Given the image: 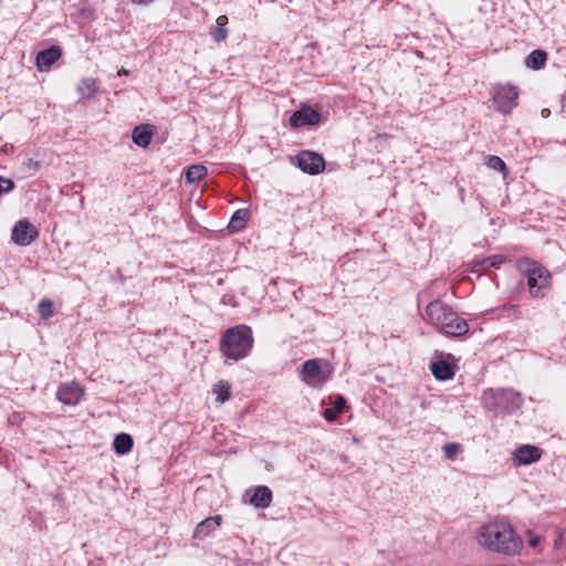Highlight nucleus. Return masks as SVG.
<instances>
[{
  "label": "nucleus",
  "mask_w": 566,
  "mask_h": 566,
  "mask_svg": "<svg viewBox=\"0 0 566 566\" xmlns=\"http://www.w3.org/2000/svg\"><path fill=\"white\" fill-rule=\"evenodd\" d=\"M38 237V229L28 220L18 221L11 233L12 241L21 247L31 244Z\"/></svg>",
  "instance_id": "nucleus-6"
},
{
  "label": "nucleus",
  "mask_w": 566,
  "mask_h": 566,
  "mask_svg": "<svg viewBox=\"0 0 566 566\" xmlns=\"http://www.w3.org/2000/svg\"><path fill=\"white\" fill-rule=\"evenodd\" d=\"M346 407V400L343 396H337L333 408H327L324 411V418L327 421H334L338 413H340Z\"/></svg>",
  "instance_id": "nucleus-23"
},
{
  "label": "nucleus",
  "mask_w": 566,
  "mask_h": 566,
  "mask_svg": "<svg viewBox=\"0 0 566 566\" xmlns=\"http://www.w3.org/2000/svg\"><path fill=\"white\" fill-rule=\"evenodd\" d=\"M503 262V258L500 255H493L486 259H483L482 261H479L474 263L473 265V272H480L482 270H486L489 268H497Z\"/></svg>",
  "instance_id": "nucleus-26"
},
{
  "label": "nucleus",
  "mask_w": 566,
  "mask_h": 566,
  "mask_svg": "<svg viewBox=\"0 0 566 566\" xmlns=\"http://www.w3.org/2000/svg\"><path fill=\"white\" fill-rule=\"evenodd\" d=\"M38 312L43 318H50L54 314V307L52 301L43 298L38 306Z\"/></svg>",
  "instance_id": "nucleus-28"
},
{
  "label": "nucleus",
  "mask_w": 566,
  "mask_h": 566,
  "mask_svg": "<svg viewBox=\"0 0 566 566\" xmlns=\"http://www.w3.org/2000/svg\"><path fill=\"white\" fill-rule=\"evenodd\" d=\"M208 170L203 165H192L186 171V181L193 184L206 177Z\"/></svg>",
  "instance_id": "nucleus-24"
},
{
  "label": "nucleus",
  "mask_w": 566,
  "mask_h": 566,
  "mask_svg": "<svg viewBox=\"0 0 566 566\" xmlns=\"http://www.w3.org/2000/svg\"><path fill=\"white\" fill-rule=\"evenodd\" d=\"M14 184L11 179L0 177V196L4 192H9L13 189Z\"/></svg>",
  "instance_id": "nucleus-31"
},
{
  "label": "nucleus",
  "mask_w": 566,
  "mask_h": 566,
  "mask_svg": "<svg viewBox=\"0 0 566 566\" xmlns=\"http://www.w3.org/2000/svg\"><path fill=\"white\" fill-rule=\"evenodd\" d=\"M543 451L532 444H522L513 452V462L515 465H530L542 458Z\"/></svg>",
  "instance_id": "nucleus-8"
},
{
  "label": "nucleus",
  "mask_w": 566,
  "mask_h": 566,
  "mask_svg": "<svg viewBox=\"0 0 566 566\" xmlns=\"http://www.w3.org/2000/svg\"><path fill=\"white\" fill-rule=\"evenodd\" d=\"M539 542H541V537L534 536L528 541V544L531 547H536L539 544Z\"/></svg>",
  "instance_id": "nucleus-32"
},
{
  "label": "nucleus",
  "mask_w": 566,
  "mask_h": 566,
  "mask_svg": "<svg viewBox=\"0 0 566 566\" xmlns=\"http://www.w3.org/2000/svg\"><path fill=\"white\" fill-rule=\"evenodd\" d=\"M509 310L513 313H516L518 310V305H510Z\"/></svg>",
  "instance_id": "nucleus-35"
},
{
  "label": "nucleus",
  "mask_w": 566,
  "mask_h": 566,
  "mask_svg": "<svg viewBox=\"0 0 566 566\" xmlns=\"http://www.w3.org/2000/svg\"><path fill=\"white\" fill-rule=\"evenodd\" d=\"M221 524V516L216 515L213 517H208L200 522L195 530V537L205 538L211 532L216 531Z\"/></svg>",
  "instance_id": "nucleus-17"
},
{
  "label": "nucleus",
  "mask_w": 566,
  "mask_h": 566,
  "mask_svg": "<svg viewBox=\"0 0 566 566\" xmlns=\"http://www.w3.org/2000/svg\"><path fill=\"white\" fill-rule=\"evenodd\" d=\"M213 394L220 403L226 402L230 398V385L227 381H219L213 387Z\"/></svg>",
  "instance_id": "nucleus-27"
},
{
  "label": "nucleus",
  "mask_w": 566,
  "mask_h": 566,
  "mask_svg": "<svg viewBox=\"0 0 566 566\" xmlns=\"http://www.w3.org/2000/svg\"><path fill=\"white\" fill-rule=\"evenodd\" d=\"M62 50L57 45H53L36 54L35 64L40 72H46L61 57Z\"/></svg>",
  "instance_id": "nucleus-11"
},
{
  "label": "nucleus",
  "mask_w": 566,
  "mask_h": 566,
  "mask_svg": "<svg viewBox=\"0 0 566 566\" xmlns=\"http://www.w3.org/2000/svg\"><path fill=\"white\" fill-rule=\"evenodd\" d=\"M295 160L297 167L310 175H317L325 168L323 156L314 151L303 150L295 157Z\"/></svg>",
  "instance_id": "nucleus-5"
},
{
  "label": "nucleus",
  "mask_w": 566,
  "mask_h": 566,
  "mask_svg": "<svg viewBox=\"0 0 566 566\" xmlns=\"http://www.w3.org/2000/svg\"><path fill=\"white\" fill-rule=\"evenodd\" d=\"M84 396V389L75 381L60 385L56 397L59 401L67 406H76Z\"/></svg>",
  "instance_id": "nucleus-7"
},
{
  "label": "nucleus",
  "mask_w": 566,
  "mask_h": 566,
  "mask_svg": "<svg viewBox=\"0 0 566 566\" xmlns=\"http://www.w3.org/2000/svg\"><path fill=\"white\" fill-rule=\"evenodd\" d=\"M482 548L505 556L518 555L523 548V539L506 521H492L482 524L475 533Z\"/></svg>",
  "instance_id": "nucleus-1"
},
{
  "label": "nucleus",
  "mask_w": 566,
  "mask_h": 566,
  "mask_svg": "<svg viewBox=\"0 0 566 566\" xmlns=\"http://www.w3.org/2000/svg\"><path fill=\"white\" fill-rule=\"evenodd\" d=\"M118 75H128V71L125 69V67H122L119 71H118Z\"/></svg>",
  "instance_id": "nucleus-34"
},
{
  "label": "nucleus",
  "mask_w": 566,
  "mask_h": 566,
  "mask_svg": "<svg viewBox=\"0 0 566 566\" xmlns=\"http://www.w3.org/2000/svg\"><path fill=\"white\" fill-rule=\"evenodd\" d=\"M488 166L499 171H503L506 168L505 163L497 156H490L488 159Z\"/></svg>",
  "instance_id": "nucleus-29"
},
{
  "label": "nucleus",
  "mask_w": 566,
  "mask_h": 566,
  "mask_svg": "<svg viewBox=\"0 0 566 566\" xmlns=\"http://www.w3.org/2000/svg\"><path fill=\"white\" fill-rule=\"evenodd\" d=\"M217 25L212 31V38L216 42L223 41L228 35V30L226 28L228 23V18L226 15H219L216 21Z\"/></svg>",
  "instance_id": "nucleus-25"
},
{
  "label": "nucleus",
  "mask_w": 566,
  "mask_h": 566,
  "mask_svg": "<svg viewBox=\"0 0 566 566\" xmlns=\"http://www.w3.org/2000/svg\"><path fill=\"white\" fill-rule=\"evenodd\" d=\"M77 91L82 98L92 99L98 91V83L95 78H83L78 83Z\"/></svg>",
  "instance_id": "nucleus-19"
},
{
  "label": "nucleus",
  "mask_w": 566,
  "mask_h": 566,
  "mask_svg": "<svg viewBox=\"0 0 566 566\" xmlns=\"http://www.w3.org/2000/svg\"><path fill=\"white\" fill-rule=\"evenodd\" d=\"M517 268L522 274L527 276V280L531 276L536 275L542 280L541 282L545 281V276H541V274L545 273L546 269L536 261L531 259H521L517 262Z\"/></svg>",
  "instance_id": "nucleus-14"
},
{
  "label": "nucleus",
  "mask_w": 566,
  "mask_h": 566,
  "mask_svg": "<svg viewBox=\"0 0 566 566\" xmlns=\"http://www.w3.org/2000/svg\"><path fill=\"white\" fill-rule=\"evenodd\" d=\"M443 452L448 459H452L459 452V444L458 443H447L443 447Z\"/></svg>",
  "instance_id": "nucleus-30"
},
{
  "label": "nucleus",
  "mask_w": 566,
  "mask_h": 566,
  "mask_svg": "<svg viewBox=\"0 0 566 566\" xmlns=\"http://www.w3.org/2000/svg\"><path fill=\"white\" fill-rule=\"evenodd\" d=\"M431 371L438 380H449L454 376V365L446 359L433 361Z\"/></svg>",
  "instance_id": "nucleus-15"
},
{
  "label": "nucleus",
  "mask_w": 566,
  "mask_h": 566,
  "mask_svg": "<svg viewBox=\"0 0 566 566\" xmlns=\"http://www.w3.org/2000/svg\"><path fill=\"white\" fill-rule=\"evenodd\" d=\"M321 120V115L317 111L310 106H303L296 111L290 118V125L293 128H298L305 125H316Z\"/></svg>",
  "instance_id": "nucleus-9"
},
{
  "label": "nucleus",
  "mask_w": 566,
  "mask_h": 566,
  "mask_svg": "<svg viewBox=\"0 0 566 566\" xmlns=\"http://www.w3.org/2000/svg\"><path fill=\"white\" fill-rule=\"evenodd\" d=\"M113 444L117 454H126L133 448V438L128 433H119L115 437Z\"/></svg>",
  "instance_id": "nucleus-21"
},
{
  "label": "nucleus",
  "mask_w": 566,
  "mask_h": 566,
  "mask_svg": "<svg viewBox=\"0 0 566 566\" xmlns=\"http://www.w3.org/2000/svg\"><path fill=\"white\" fill-rule=\"evenodd\" d=\"M541 276H545V281L538 279L536 275L531 276L527 280L528 291L532 297L542 298L545 295V291L551 286V273L545 270V273L541 274Z\"/></svg>",
  "instance_id": "nucleus-13"
},
{
  "label": "nucleus",
  "mask_w": 566,
  "mask_h": 566,
  "mask_svg": "<svg viewBox=\"0 0 566 566\" xmlns=\"http://www.w3.org/2000/svg\"><path fill=\"white\" fill-rule=\"evenodd\" d=\"M133 142L139 147H147L153 137V132L149 126H138L133 130Z\"/></svg>",
  "instance_id": "nucleus-20"
},
{
  "label": "nucleus",
  "mask_w": 566,
  "mask_h": 566,
  "mask_svg": "<svg viewBox=\"0 0 566 566\" xmlns=\"http://www.w3.org/2000/svg\"><path fill=\"white\" fill-rule=\"evenodd\" d=\"M546 59H547L546 52H544L542 50H534L533 52H531L527 55V57L525 60V64L530 69L539 70L545 65Z\"/></svg>",
  "instance_id": "nucleus-22"
},
{
  "label": "nucleus",
  "mask_w": 566,
  "mask_h": 566,
  "mask_svg": "<svg viewBox=\"0 0 566 566\" xmlns=\"http://www.w3.org/2000/svg\"><path fill=\"white\" fill-rule=\"evenodd\" d=\"M332 375L328 361L319 358L305 360L301 368V380L312 388H321Z\"/></svg>",
  "instance_id": "nucleus-3"
},
{
  "label": "nucleus",
  "mask_w": 566,
  "mask_h": 566,
  "mask_svg": "<svg viewBox=\"0 0 566 566\" xmlns=\"http://www.w3.org/2000/svg\"><path fill=\"white\" fill-rule=\"evenodd\" d=\"M517 96V88L512 85H501L492 90L495 107L503 114H509L516 106Z\"/></svg>",
  "instance_id": "nucleus-4"
},
{
  "label": "nucleus",
  "mask_w": 566,
  "mask_h": 566,
  "mask_svg": "<svg viewBox=\"0 0 566 566\" xmlns=\"http://www.w3.org/2000/svg\"><path fill=\"white\" fill-rule=\"evenodd\" d=\"M133 3L138 6H147L151 3L154 0H130Z\"/></svg>",
  "instance_id": "nucleus-33"
},
{
  "label": "nucleus",
  "mask_w": 566,
  "mask_h": 566,
  "mask_svg": "<svg viewBox=\"0 0 566 566\" xmlns=\"http://www.w3.org/2000/svg\"><path fill=\"white\" fill-rule=\"evenodd\" d=\"M272 502V491L264 485L256 486L250 499V504L255 507L266 509Z\"/></svg>",
  "instance_id": "nucleus-16"
},
{
  "label": "nucleus",
  "mask_w": 566,
  "mask_h": 566,
  "mask_svg": "<svg viewBox=\"0 0 566 566\" xmlns=\"http://www.w3.org/2000/svg\"><path fill=\"white\" fill-rule=\"evenodd\" d=\"M252 344L253 337L251 328L245 325H239L229 328L223 334L220 350L227 358L239 360L249 354Z\"/></svg>",
  "instance_id": "nucleus-2"
},
{
  "label": "nucleus",
  "mask_w": 566,
  "mask_h": 566,
  "mask_svg": "<svg viewBox=\"0 0 566 566\" xmlns=\"http://www.w3.org/2000/svg\"><path fill=\"white\" fill-rule=\"evenodd\" d=\"M249 218H250V212H249L248 209H239V210H237L233 213V216H232V218H231V220H230V222L228 224L229 231L230 232H238V231L242 230L245 227Z\"/></svg>",
  "instance_id": "nucleus-18"
},
{
  "label": "nucleus",
  "mask_w": 566,
  "mask_h": 566,
  "mask_svg": "<svg viewBox=\"0 0 566 566\" xmlns=\"http://www.w3.org/2000/svg\"><path fill=\"white\" fill-rule=\"evenodd\" d=\"M430 322L440 327L453 314L452 310L441 301H432L426 308Z\"/></svg>",
  "instance_id": "nucleus-10"
},
{
  "label": "nucleus",
  "mask_w": 566,
  "mask_h": 566,
  "mask_svg": "<svg viewBox=\"0 0 566 566\" xmlns=\"http://www.w3.org/2000/svg\"><path fill=\"white\" fill-rule=\"evenodd\" d=\"M440 331L448 336H462L468 333L469 325L465 319L457 316L454 313L440 325Z\"/></svg>",
  "instance_id": "nucleus-12"
}]
</instances>
